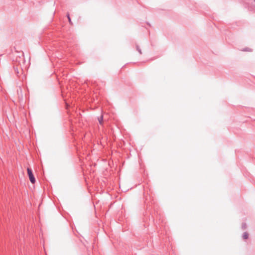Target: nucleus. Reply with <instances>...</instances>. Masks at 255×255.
Wrapping results in <instances>:
<instances>
[{"label": "nucleus", "mask_w": 255, "mask_h": 255, "mask_svg": "<svg viewBox=\"0 0 255 255\" xmlns=\"http://www.w3.org/2000/svg\"><path fill=\"white\" fill-rule=\"evenodd\" d=\"M27 171L29 180L30 181L31 183L32 184L35 183L36 180L33 174L32 170L30 168H27Z\"/></svg>", "instance_id": "1"}, {"label": "nucleus", "mask_w": 255, "mask_h": 255, "mask_svg": "<svg viewBox=\"0 0 255 255\" xmlns=\"http://www.w3.org/2000/svg\"><path fill=\"white\" fill-rule=\"evenodd\" d=\"M249 238V234L247 232H244L243 235V238L244 240L248 239Z\"/></svg>", "instance_id": "2"}, {"label": "nucleus", "mask_w": 255, "mask_h": 255, "mask_svg": "<svg viewBox=\"0 0 255 255\" xmlns=\"http://www.w3.org/2000/svg\"><path fill=\"white\" fill-rule=\"evenodd\" d=\"M98 121L100 125H102L103 123V116H101L98 118Z\"/></svg>", "instance_id": "3"}, {"label": "nucleus", "mask_w": 255, "mask_h": 255, "mask_svg": "<svg viewBox=\"0 0 255 255\" xmlns=\"http://www.w3.org/2000/svg\"><path fill=\"white\" fill-rule=\"evenodd\" d=\"M136 50L140 54H142V51L139 46L138 45H136Z\"/></svg>", "instance_id": "4"}, {"label": "nucleus", "mask_w": 255, "mask_h": 255, "mask_svg": "<svg viewBox=\"0 0 255 255\" xmlns=\"http://www.w3.org/2000/svg\"><path fill=\"white\" fill-rule=\"evenodd\" d=\"M247 228V225L246 224V223H243L242 225V228L243 230H245Z\"/></svg>", "instance_id": "5"}, {"label": "nucleus", "mask_w": 255, "mask_h": 255, "mask_svg": "<svg viewBox=\"0 0 255 255\" xmlns=\"http://www.w3.org/2000/svg\"><path fill=\"white\" fill-rule=\"evenodd\" d=\"M67 18L68 19V21L69 22V23L71 24H72V22L71 21V18L70 17V15H69V13H67Z\"/></svg>", "instance_id": "6"}, {"label": "nucleus", "mask_w": 255, "mask_h": 255, "mask_svg": "<svg viewBox=\"0 0 255 255\" xmlns=\"http://www.w3.org/2000/svg\"><path fill=\"white\" fill-rule=\"evenodd\" d=\"M244 51H251V49L249 48H246L243 49Z\"/></svg>", "instance_id": "7"}, {"label": "nucleus", "mask_w": 255, "mask_h": 255, "mask_svg": "<svg viewBox=\"0 0 255 255\" xmlns=\"http://www.w3.org/2000/svg\"><path fill=\"white\" fill-rule=\"evenodd\" d=\"M254 1L255 2V0H254Z\"/></svg>", "instance_id": "8"}]
</instances>
